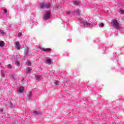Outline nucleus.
Listing matches in <instances>:
<instances>
[{
    "mask_svg": "<svg viewBox=\"0 0 124 124\" xmlns=\"http://www.w3.org/2000/svg\"><path fill=\"white\" fill-rule=\"evenodd\" d=\"M111 26L113 28L116 29V30H118V31H119V30H121V27L119 26L120 23H119L118 20L116 19H113L112 20Z\"/></svg>",
    "mask_w": 124,
    "mask_h": 124,
    "instance_id": "nucleus-1",
    "label": "nucleus"
},
{
    "mask_svg": "<svg viewBox=\"0 0 124 124\" xmlns=\"http://www.w3.org/2000/svg\"><path fill=\"white\" fill-rule=\"evenodd\" d=\"M50 16H51V12H47L43 15V19L47 20L50 18Z\"/></svg>",
    "mask_w": 124,
    "mask_h": 124,
    "instance_id": "nucleus-2",
    "label": "nucleus"
},
{
    "mask_svg": "<svg viewBox=\"0 0 124 124\" xmlns=\"http://www.w3.org/2000/svg\"><path fill=\"white\" fill-rule=\"evenodd\" d=\"M15 46L16 48L17 49V50H20L21 49V46H20V43L16 42L15 43Z\"/></svg>",
    "mask_w": 124,
    "mask_h": 124,
    "instance_id": "nucleus-3",
    "label": "nucleus"
},
{
    "mask_svg": "<svg viewBox=\"0 0 124 124\" xmlns=\"http://www.w3.org/2000/svg\"><path fill=\"white\" fill-rule=\"evenodd\" d=\"M40 50H41V51H43L44 52H50L51 51L50 48H43L42 47L40 48Z\"/></svg>",
    "mask_w": 124,
    "mask_h": 124,
    "instance_id": "nucleus-4",
    "label": "nucleus"
},
{
    "mask_svg": "<svg viewBox=\"0 0 124 124\" xmlns=\"http://www.w3.org/2000/svg\"><path fill=\"white\" fill-rule=\"evenodd\" d=\"M33 114L34 115H35V116H39L40 115H41V112L40 111H34L33 112Z\"/></svg>",
    "mask_w": 124,
    "mask_h": 124,
    "instance_id": "nucleus-5",
    "label": "nucleus"
},
{
    "mask_svg": "<svg viewBox=\"0 0 124 124\" xmlns=\"http://www.w3.org/2000/svg\"><path fill=\"white\" fill-rule=\"evenodd\" d=\"M74 5L78 6L79 4V2H78L77 0H75L73 2Z\"/></svg>",
    "mask_w": 124,
    "mask_h": 124,
    "instance_id": "nucleus-6",
    "label": "nucleus"
},
{
    "mask_svg": "<svg viewBox=\"0 0 124 124\" xmlns=\"http://www.w3.org/2000/svg\"><path fill=\"white\" fill-rule=\"evenodd\" d=\"M24 90H25V88H24L23 87H21L19 89V92L23 93L24 92Z\"/></svg>",
    "mask_w": 124,
    "mask_h": 124,
    "instance_id": "nucleus-7",
    "label": "nucleus"
},
{
    "mask_svg": "<svg viewBox=\"0 0 124 124\" xmlns=\"http://www.w3.org/2000/svg\"><path fill=\"white\" fill-rule=\"evenodd\" d=\"M50 6H51V5L49 3L45 4V8H49Z\"/></svg>",
    "mask_w": 124,
    "mask_h": 124,
    "instance_id": "nucleus-8",
    "label": "nucleus"
},
{
    "mask_svg": "<svg viewBox=\"0 0 124 124\" xmlns=\"http://www.w3.org/2000/svg\"><path fill=\"white\" fill-rule=\"evenodd\" d=\"M29 53V48H26L25 49V56H27Z\"/></svg>",
    "mask_w": 124,
    "mask_h": 124,
    "instance_id": "nucleus-9",
    "label": "nucleus"
},
{
    "mask_svg": "<svg viewBox=\"0 0 124 124\" xmlns=\"http://www.w3.org/2000/svg\"><path fill=\"white\" fill-rule=\"evenodd\" d=\"M83 25H84V27H86V26L90 27L91 26V24H90L87 22H84Z\"/></svg>",
    "mask_w": 124,
    "mask_h": 124,
    "instance_id": "nucleus-10",
    "label": "nucleus"
},
{
    "mask_svg": "<svg viewBox=\"0 0 124 124\" xmlns=\"http://www.w3.org/2000/svg\"><path fill=\"white\" fill-rule=\"evenodd\" d=\"M4 46V42L3 41H0V47H2Z\"/></svg>",
    "mask_w": 124,
    "mask_h": 124,
    "instance_id": "nucleus-11",
    "label": "nucleus"
},
{
    "mask_svg": "<svg viewBox=\"0 0 124 124\" xmlns=\"http://www.w3.org/2000/svg\"><path fill=\"white\" fill-rule=\"evenodd\" d=\"M40 6L41 8H45V4L40 3Z\"/></svg>",
    "mask_w": 124,
    "mask_h": 124,
    "instance_id": "nucleus-12",
    "label": "nucleus"
},
{
    "mask_svg": "<svg viewBox=\"0 0 124 124\" xmlns=\"http://www.w3.org/2000/svg\"><path fill=\"white\" fill-rule=\"evenodd\" d=\"M46 62L47 63H49V64H50V63H52V61L51 59H46Z\"/></svg>",
    "mask_w": 124,
    "mask_h": 124,
    "instance_id": "nucleus-13",
    "label": "nucleus"
},
{
    "mask_svg": "<svg viewBox=\"0 0 124 124\" xmlns=\"http://www.w3.org/2000/svg\"><path fill=\"white\" fill-rule=\"evenodd\" d=\"M118 11L120 13H121V14H124V10H123L122 9H120L118 10Z\"/></svg>",
    "mask_w": 124,
    "mask_h": 124,
    "instance_id": "nucleus-14",
    "label": "nucleus"
},
{
    "mask_svg": "<svg viewBox=\"0 0 124 124\" xmlns=\"http://www.w3.org/2000/svg\"><path fill=\"white\" fill-rule=\"evenodd\" d=\"M77 13L78 16H80V15H81V12L80 11V10H77Z\"/></svg>",
    "mask_w": 124,
    "mask_h": 124,
    "instance_id": "nucleus-15",
    "label": "nucleus"
},
{
    "mask_svg": "<svg viewBox=\"0 0 124 124\" xmlns=\"http://www.w3.org/2000/svg\"><path fill=\"white\" fill-rule=\"evenodd\" d=\"M31 69L29 68L28 69V70L27 71L28 74H30V73L31 72Z\"/></svg>",
    "mask_w": 124,
    "mask_h": 124,
    "instance_id": "nucleus-16",
    "label": "nucleus"
},
{
    "mask_svg": "<svg viewBox=\"0 0 124 124\" xmlns=\"http://www.w3.org/2000/svg\"><path fill=\"white\" fill-rule=\"evenodd\" d=\"M0 33L1 34H2V35H5V32L1 31H0Z\"/></svg>",
    "mask_w": 124,
    "mask_h": 124,
    "instance_id": "nucleus-17",
    "label": "nucleus"
},
{
    "mask_svg": "<svg viewBox=\"0 0 124 124\" xmlns=\"http://www.w3.org/2000/svg\"><path fill=\"white\" fill-rule=\"evenodd\" d=\"M27 65H28V66H30V65H31V63L30 62H26Z\"/></svg>",
    "mask_w": 124,
    "mask_h": 124,
    "instance_id": "nucleus-18",
    "label": "nucleus"
},
{
    "mask_svg": "<svg viewBox=\"0 0 124 124\" xmlns=\"http://www.w3.org/2000/svg\"><path fill=\"white\" fill-rule=\"evenodd\" d=\"M54 84H55V85H59V84H60V82H59V81H55V82H54Z\"/></svg>",
    "mask_w": 124,
    "mask_h": 124,
    "instance_id": "nucleus-19",
    "label": "nucleus"
},
{
    "mask_svg": "<svg viewBox=\"0 0 124 124\" xmlns=\"http://www.w3.org/2000/svg\"><path fill=\"white\" fill-rule=\"evenodd\" d=\"M99 27H101V28H103V27H104V24L101 23L99 25Z\"/></svg>",
    "mask_w": 124,
    "mask_h": 124,
    "instance_id": "nucleus-20",
    "label": "nucleus"
},
{
    "mask_svg": "<svg viewBox=\"0 0 124 124\" xmlns=\"http://www.w3.org/2000/svg\"><path fill=\"white\" fill-rule=\"evenodd\" d=\"M22 35H23V34H22L21 32H19V33H18V36L19 37L22 36Z\"/></svg>",
    "mask_w": 124,
    "mask_h": 124,
    "instance_id": "nucleus-21",
    "label": "nucleus"
},
{
    "mask_svg": "<svg viewBox=\"0 0 124 124\" xmlns=\"http://www.w3.org/2000/svg\"><path fill=\"white\" fill-rule=\"evenodd\" d=\"M16 65H17V66H18V65H19V61H16Z\"/></svg>",
    "mask_w": 124,
    "mask_h": 124,
    "instance_id": "nucleus-22",
    "label": "nucleus"
},
{
    "mask_svg": "<svg viewBox=\"0 0 124 124\" xmlns=\"http://www.w3.org/2000/svg\"><path fill=\"white\" fill-rule=\"evenodd\" d=\"M7 67L8 68H9L10 69L11 68V64L8 65Z\"/></svg>",
    "mask_w": 124,
    "mask_h": 124,
    "instance_id": "nucleus-23",
    "label": "nucleus"
},
{
    "mask_svg": "<svg viewBox=\"0 0 124 124\" xmlns=\"http://www.w3.org/2000/svg\"><path fill=\"white\" fill-rule=\"evenodd\" d=\"M3 10H4V13L6 14V13H7V10H6V9H4Z\"/></svg>",
    "mask_w": 124,
    "mask_h": 124,
    "instance_id": "nucleus-24",
    "label": "nucleus"
},
{
    "mask_svg": "<svg viewBox=\"0 0 124 124\" xmlns=\"http://www.w3.org/2000/svg\"><path fill=\"white\" fill-rule=\"evenodd\" d=\"M28 95H29V96H31V92L28 93Z\"/></svg>",
    "mask_w": 124,
    "mask_h": 124,
    "instance_id": "nucleus-25",
    "label": "nucleus"
},
{
    "mask_svg": "<svg viewBox=\"0 0 124 124\" xmlns=\"http://www.w3.org/2000/svg\"><path fill=\"white\" fill-rule=\"evenodd\" d=\"M0 65H2V62H0Z\"/></svg>",
    "mask_w": 124,
    "mask_h": 124,
    "instance_id": "nucleus-26",
    "label": "nucleus"
},
{
    "mask_svg": "<svg viewBox=\"0 0 124 124\" xmlns=\"http://www.w3.org/2000/svg\"><path fill=\"white\" fill-rule=\"evenodd\" d=\"M69 13H70V12H67V14H69Z\"/></svg>",
    "mask_w": 124,
    "mask_h": 124,
    "instance_id": "nucleus-27",
    "label": "nucleus"
},
{
    "mask_svg": "<svg viewBox=\"0 0 124 124\" xmlns=\"http://www.w3.org/2000/svg\"><path fill=\"white\" fill-rule=\"evenodd\" d=\"M0 111H1V112H3V110L0 109Z\"/></svg>",
    "mask_w": 124,
    "mask_h": 124,
    "instance_id": "nucleus-28",
    "label": "nucleus"
},
{
    "mask_svg": "<svg viewBox=\"0 0 124 124\" xmlns=\"http://www.w3.org/2000/svg\"><path fill=\"white\" fill-rule=\"evenodd\" d=\"M37 79H39V77H37Z\"/></svg>",
    "mask_w": 124,
    "mask_h": 124,
    "instance_id": "nucleus-29",
    "label": "nucleus"
},
{
    "mask_svg": "<svg viewBox=\"0 0 124 124\" xmlns=\"http://www.w3.org/2000/svg\"><path fill=\"white\" fill-rule=\"evenodd\" d=\"M12 77H13V75H12Z\"/></svg>",
    "mask_w": 124,
    "mask_h": 124,
    "instance_id": "nucleus-30",
    "label": "nucleus"
}]
</instances>
